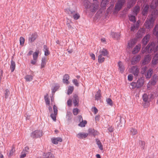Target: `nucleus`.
I'll return each instance as SVG.
<instances>
[{"label": "nucleus", "mask_w": 158, "mask_h": 158, "mask_svg": "<svg viewBox=\"0 0 158 158\" xmlns=\"http://www.w3.org/2000/svg\"><path fill=\"white\" fill-rule=\"evenodd\" d=\"M33 77L31 75H27L25 76V79L27 81H31L33 79Z\"/></svg>", "instance_id": "obj_44"}, {"label": "nucleus", "mask_w": 158, "mask_h": 158, "mask_svg": "<svg viewBox=\"0 0 158 158\" xmlns=\"http://www.w3.org/2000/svg\"><path fill=\"white\" fill-rule=\"evenodd\" d=\"M83 5L86 8H89L90 10L92 12L96 11L99 7V3L97 0H93V3L92 5L89 6V2L87 0H84L83 1Z\"/></svg>", "instance_id": "obj_1"}, {"label": "nucleus", "mask_w": 158, "mask_h": 158, "mask_svg": "<svg viewBox=\"0 0 158 158\" xmlns=\"http://www.w3.org/2000/svg\"><path fill=\"white\" fill-rule=\"evenodd\" d=\"M53 110L54 113H55V114H57V108L55 105H54L53 106Z\"/></svg>", "instance_id": "obj_58"}, {"label": "nucleus", "mask_w": 158, "mask_h": 158, "mask_svg": "<svg viewBox=\"0 0 158 158\" xmlns=\"http://www.w3.org/2000/svg\"><path fill=\"white\" fill-rule=\"evenodd\" d=\"M139 69L137 66H132L130 70V73H132L135 76H137L139 73Z\"/></svg>", "instance_id": "obj_6"}, {"label": "nucleus", "mask_w": 158, "mask_h": 158, "mask_svg": "<svg viewBox=\"0 0 158 158\" xmlns=\"http://www.w3.org/2000/svg\"><path fill=\"white\" fill-rule=\"evenodd\" d=\"M88 135L87 133L80 132L77 134V136L79 139H82L86 138Z\"/></svg>", "instance_id": "obj_15"}, {"label": "nucleus", "mask_w": 158, "mask_h": 158, "mask_svg": "<svg viewBox=\"0 0 158 158\" xmlns=\"http://www.w3.org/2000/svg\"><path fill=\"white\" fill-rule=\"evenodd\" d=\"M148 99V95L146 94H144L143 95V100L145 102H147Z\"/></svg>", "instance_id": "obj_47"}, {"label": "nucleus", "mask_w": 158, "mask_h": 158, "mask_svg": "<svg viewBox=\"0 0 158 158\" xmlns=\"http://www.w3.org/2000/svg\"><path fill=\"white\" fill-rule=\"evenodd\" d=\"M47 61V59L45 57L42 58L41 64V69H43L45 67Z\"/></svg>", "instance_id": "obj_23"}, {"label": "nucleus", "mask_w": 158, "mask_h": 158, "mask_svg": "<svg viewBox=\"0 0 158 158\" xmlns=\"http://www.w3.org/2000/svg\"><path fill=\"white\" fill-rule=\"evenodd\" d=\"M38 36L37 33L32 34L31 37L29 38V41L31 43L33 42L37 38Z\"/></svg>", "instance_id": "obj_17"}, {"label": "nucleus", "mask_w": 158, "mask_h": 158, "mask_svg": "<svg viewBox=\"0 0 158 158\" xmlns=\"http://www.w3.org/2000/svg\"><path fill=\"white\" fill-rule=\"evenodd\" d=\"M39 53V50H37L35 52H34L33 54V59H35L37 60V59L38 58V55Z\"/></svg>", "instance_id": "obj_41"}, {"label": "nucleus", "mask_w": 158, "mask_h": 158, "mask_svg": "<svg viewBox=\"0 0 158 158\" xmlns=\"http://www.w3.org/2000/svg\"><path fill=\"white\" fill-rule=\"evenodd\" d=\"M141 59V56L139 55L134 56L131 61V63L132 64H134L137 62L139 61Z\"/></svg>", "instance_id": "obj_8"}, {"label": "nucleus", "mask_w": 158, "mask_h": 158, "mask_svg": "<svg viewBox=\"0 0 158 158\" xmlns=\"http://www.w3.org/2000/svg\"><path fill=\"white\" fill-rule=\"evenodd\" d=\"M44 55L48 56L50 54V52L48 50V48L46 45H44Z\"/></svg>", "instance_id": "obj_31"}, {"label": "nucleus", "mask_w": 158, "mask_h": 158, "mask_svg": "<svg viewBox=\"0 0 158 158\" xmlns=\"http://www.w3.org/2000/svg\"><path fill=\"white\" fill-rule=\"evenodd\" d=\"M149 9V6L148 5H146L143 8L142 12V14L143 15H146L147 14Z\"/></svg>", "instance_id": "obj_22"}, {"label": "nucleus", "mask_w": 158, "mask_h": 158, "mask_svg": "<svg viewBox=\"0 0 158 158\" xmlns=\"http://www.w3.org/2000/svg\"><path fill=\"white\" fill-rule=\"evenodd\" d=\"M139 144H141V145L143 146L142 148L143 149H144V147L145 144V143L144 142L141 141L139 142Z\"/></svg>", "instance_id": "obj_63"}, {"label": "nucleus", "mask_w": 158, "mask_h": 158, "mask_svg": "<svg viewBox=\"0 0 158 158\" xmlns=\"http://www.w3.org/2000/svg\"><path fill=\"white\" fill-rule=\"evenodd\" d=\"M150 35H146L142 40V43L144 45H146L149 40Z\"/></svg>", "instance_id": "obj_19"}, {"label": "nucleus", "mask_w": 158, "mask_h": 158, "mask_svg": "<svg viewBox=\"0 0 158 158\" xmlns=\"http://www.w3.org/2000/svg\"><path fill=\"white\" fill-rule=\"evenodd\" d=\"M129 131L131 135L132 136L138 134L137 130L132 127L129 129Z\"/></svg>", "instance_id": "obj_20"}, {"label": "nucleus", "mask_w": 158, "mask_h": 158, "mask_svg": "<svg viewBox=\"0 0 158 158\" xmlns=\"http://www.w3.org/2000/svg\"><path fill=\"white\" fill-rule=\"evenodd\" d=\"M87 122L86 120H83L80 122L78 125L81 127H84L85 126V125L87 124Z\"/></svg>", "instance_id": "obj_40"}, {"label": "nucleus", "mask_w": 158, "mask_h": 158, "mask_svg": "<svg viewBox=\"0 0 158 158\" xmlns=\"http://www.w3.org/2000/svg\"><path fill=\"white\" fill-rule=\"evenodd\" d=\"M136 40L135 39L130 40L128 42L127 47L132 48L136 43Z\"/></svg>", "instance_id": "obj_14"}, {"label": "nucleus", "mask_w": 158, "mask_h": 158, "mask_svg": "<svg viewBox=\"0 0 158 158\" xmlns=\"http://www.w3.org/2000/svg\"><path fill=\"white\" fill-rule=\"evenodd\" d=\"M96 141L97 143V144L98 145L99 148L101 150H102L103 149V146L102 144V143L98 139H96Z\"/></svg>", "instance_id": "obj_36"}, {"label": "nucleus", "mask_w": 158, "mask_h": 158, "mask_svg": "<svg viewBox=\"0 0 158 158\" xmlns=\"http://www.w3.org/2000/svg\"><path fill=\"white\" fill-rule=\"evenodd\" d=\"M52 143L54 144H57L58 142H61L62 141V139L61 138H53L51 139Z\"/></svg>", "instance_id": "obj_10"}, {"label": "nucleus", "mask_w": 158, "mask_h": 158, "mask_svg": "<svg viewBox=\"0 0 158 158\" xmlns=\"http://www.w3.org/2000/svg\"><path fill=\"white\" fill-rule=\"evenodd\" d=\"M90 56L91 57V58L94 60L95 59V55L92 53H91L89 54Z\"/></svg>", "instance_id": "obj_60"}, {"label": "nucleus", "mask_w": 158, "mask_h": 158, "mask_svg": "<svg viewBox=\"0 0 158 158\" xmlns=\"http://www.w3.org/2000/svg\"><path fill=\"white\" fill-rule=\"evenodd\" d=\"M43 135V132L40 130H36L32 132L31 136L33 138H37L41 137Z\"/></svg>", "instance_id": "obj_5"}, {"label": "nucleus", "mask_w": 158, "mask_h": 158, "mask_svg": "<svg viewBox=\"0 0 158 158\" xmlns=\"http://www.w3.org/2000/svg\"><path fill=\"white\" fill-rule=\"evenodd\" d=\"M151 56L149 55H147L145 57L143 61L142 64L143 65H145L148 64L151 60Z\"/></svg>", "instance_id": "obj_12"}, {"label": "nucleus", "mask_w": 158, "mask_h": 158, "mask_svg": "<svg viewBox=\"0 0 158 158\" xmlns=\"http://www.w3.org/2000/svg\"><path fill=\"white\" fill-rule=\"evenodd\" d=\"M105 58L101 55H99L98 56V61L99 63H102L104 61Z\"/></svg>", "instance_id": "obj_38"}, {"label": "nucleus", "mask_w": 158, "mask_h": 158, "mask_svg": "<svg viewBox=\"0 0 158 158\" xmlns=\"http://www.w3.org/2000/svg\"><path fill=\"white\" fill-rule=\"evenodd\" d=\"M44 98L46 104H48V105H49L50 104V101L48 99V97L47 96H45L44 97Z\"/></svg>", "instance_id": "obj_54"}, {"label": "nucleus", "mask_w": 158, "mask_h": 158, "mask_svg": "<svg viewBox=\"0 0 158 158\" xmlns=\"http://www.w3.org/2000/svg\"><path fill=\"white\" fill-rule=\"evenodd\" d=\"M19 41L20 45H21L23 46L24 45L25 42V39L23 37H21L20 38Z\"/></svg>", "instance_id": "obj_48"}, {"label": "nucleus", "mask_w": 158, "mask_h": 158, "mask_svg": "<svg viewBox=\"0 0 158 158\" xmlns=\"http://www.w3.org/2000/svg\"><path fill=\"white\" fill-rule=\"evenodd\" d=\"M118 65L119 67L120 72L122 73H123L124 70V69L122 63L121 61H119L118 63Z\"/></svg>", "instance_id": "obj_30"}, {"label": "nucleus", "mask_w": 158, "mask_h": 158, "mask_svg": "<svg viewBox=\"0 0 158 158\" xmlns=\"http://www.w3.org/2000/svg\"><path fill=\"white\" fill-rule=\"evenodd\" d=\"M156 16L154 15L153 12L152 13V15L150 17V18L147 20L144 23V26L146 28L150 29L152 27Z\"/></svg>", "instance_id": "obj_2"}, {"label": "nucleus", "mask_w": 158, "mask_h": 158, "mask_svg": "<svg viewBox=\"0 0 158 158\" xmlns=\"http://www.w3.org/2000/svg\"><path fill=\"white\" fill-rule=\"evenodd\" d=\"M136 83L137 85V88H140L143 85L144 79L141 77L139 79Z\"/></svg>", "instance_id": "obj_9"}, {"label": "nucleus", "mask_w": 158, "mask_h": 158, "mask_svg": "<svg viewBox=\"0 0 158 158\" xmlns=\"http://www.w3.org/2000/svg\"><path fill=\"white\" fill-rule=\"evenodd\" d=\"M100 116L97 115L95 117V119L96 122L98 121L99 120Z\"/></svg>", "instance_id": "obj_64"}, {"label": "nucleus", "mask_w": 158, "mask_h": 158, "mask_svg": "<svg viewBox=\"0 0 158 158\" xmlns=\"http://www.w3.org/2000/svg\"><path fill=\"white\" fill-rule=\"evenodd\" d=\"M74 89V87L73 86H69L68 87L67 91V94L68 95L71 94L73 92Z\"/></svg>", "instance_id": "obj_42"}, {"label": "nucleus", "mask_w": 158, "mask_h": 158, "mask_svg": "<svg viewBox=\"0 0 158 158\" xmlns=\"http://www.w3.org/2000/svg\"><path fill=\"white\" fill-rule=\"evenodd\" d=\"M15 68V64L14 61L12 60L11 61V65L10 66V68L12 72H13Z\"/></svg>", "instance_id": "obj_33"}, {"label": "nucleus", "mask_w": 158, "mask_h": 158, "mask_svg": "<svg viewBox=\"0 0 158 158\" xmlns=\"http://www.w3.org/2000/svg\"><path fill=\"white\" fill-rule=\"evenodd\" d=\"M158 6V0H153L151 4L150 7L153 10L152 12L154 15H157L158 14V11L156 9Z\"/></svg>", "instance_id": "obj_4"}, {"label": "nucleus", "mask_w": 158, "mask_h": 158, "mask_svg": "<svg viewBox=\"0 0 158 158\" xmlns=\"http://www.w3.org/2000/svg\"><path fill=\"white\" fill-rule=\"evenodd\" d=\"M67 105L69 106H70L72 105V100L71 99H69L67 101Z\"/></svg>", "instance_id": "obj_61"}, {"label": "nucleus", "mask_w": 158, "mask_h": 158, "mask_svg": "<svg viewBox=\"0 0 158 158\" xmlns=\"http://www.w3.org/2000/svg\"><path fill=\"white\" fill-rule=\"evenodd\" d=\"M109 0H102L101 3V6L102 7L105 6Z\"/></svg>", "instance_id": "obj_45"}, {"label": "nucleus", "mask_w": 158, "mask_h": 158, "mask_svg": "<svg viewBox=\"0 0 158 158\" xmlns=\"http://www.w3.org/2000/svg\"><path fill=\"white\" fill-rule=\"evenodd\" d=\"M89 133L93 135L94 136L98 135L99 134L98 132L94 129H89Z\"/></svg>", "instance_id": "obj_28"}, {"label": "nucleus", "mask_w": 158, "mask_h": 158, "mask_svg": "<svg viewBox=\"0 0 158 158\" xmlns=\"http://www.w3.org/2000/svg\"><path fill=\"white\" fill-rule=\"evenodd\" d=\"M73 103L75 106H78L79 100L78 96L76 95L73 96Z\"/></svg>", "instance_id": "obj_18"}, {"label": "nucleus", "mask_w": 158, "mask_h": 158, "mask_svg": "<svg viewBox=\"0 0 158 158\" xmlns=\"http://www.w3.org/2000/svg\"><path fill=\"white\" fill-rule=\"evenodd\" d=\"M106 101L108 104L112 106H113V101L110 98H108L106 99Z\"/></svg>", "instance_id": "obj_49"}, {"label": "nucleus", "mask_w": 158, "mask_h": 158, "mask_svg": "<svg viewBox=\"0 0 158 158\" xmlns=\"http://www.w3.org/2000/svg\"><path fill=\"white\" fill-rule=\"evenodd\" d=\"M152 63L153 64H156L158 63V54H156L153 58Z\"/></svg>", "instance_id": "obj_26"}, {"label": "nucleus", "mask_w": 158, "mask_h": 158, "mask_svg": "<svg viewBox=\"0 0 158 158\" xmlns=\"http://www.w3.org/2000/svg\"><path fill=\"white\" fill-rule=\"evenodd\" d=\"M145 30L144 28L140 29L138 32L137 37L141 38L144 35L145 33Z\"/></svg>", "instance_id": "obj_11"}, {"label": "nucleus", "mask_w": 158, "mask_h": 158, "mask_svg": "<svg viewBox=\"0 0 158 158\" xmlns=\"http://www.w3.org/2000/svg\"><path fill=\"white\" fill-rule=\"evenodd\" d=\"M138 27V24L136 25V26L135 25H133V26L131 27V31L132 32H135L137 30Z\"/></svg>", "instance_id": "obj_39"}, {"label": "nucleus", "mask_w": 158, "mask_h": 158, "mask_svg": "<svg viewBox=\"0 0 158 158\" xmlns=\"http://www.w3.org/2000/svg\"><path fill=\"white\" fill-rule=\"evenodd\" d=\"M57 114H55V113L52 114H51V117L52 119L55 121L56 120V115Z\"/></svg>", "instance_id": "obj_51"}, {"label": "nucleus", "mask_w": 158, "mask_h": 158, "mask_svg": "<svg viewBox=\"0 0 158 158\" xmlns=\"http://www.w3.org/2000/svg\"><path fill=\"white\" fill-rule=\"evenodd\" d=\"M99 53H100V55H101L102 56H107L109 54V52L105 48H103L102 50H100Z\"/></svg>", "instance_id": "obj_25"}, {"label": "nucleus", "mask_w": 158, "mask_h": 158, "mask_svg": "<svg viewBox=\"0 0 158 158\" xmlns=\"http://www.w3.org/2000/svg\"><path fill=\"white\" fill-rule=\"evenodd\" d=\"M44 158H54V156L50 152L44 154Z\"/></svg>", "instance_id": "obj_34"}, {"label": "nucleus", "mask_w": 158, "mask_h": 158, "mask_svg": "<svg viewBox=\"0 0 158 158\" xmlns=\"http://www.w3.org/2000/svg\"><path fill=\"white\" fill-rule=\"evenodd\" d=\"M101 91L100 89L97 92V93L95 94V99L98 100L101 99Z\"/></svg>", "instance_id": "obj_35"}, {"label": "nucleus", "mask_w": 158, "mask_h": 158, "mask_svg": "<svg viewBox=\"0 0 158 158\" xmlns=\"http://www.w3.org/2000/svg\"><path fill=\"white\" fill-rule=\"evenodd\" d=\"M153 34L158 39V24L156 25L155 27L153 30Z\"/></svg>", "instance_id": "obj_27"}, {"label": "nucleus", "mask_w": 158, "mask_h": 158, "mask_svg": "<svg viewBox=\"0 0 158 158\" xmlns=\"http://www.w3.org/2000/svg\"><path fill=\"white\" fill-rule=\"evenodd\" d=\"M125 2V0H118L115 4L114 13H117L122 7Z\"/></svg>", "instance_id": "obj_3"}, {"label": "nucleus", "mask_w": 158, "mask_h": 158, "mask_svg": "<svg viewBox=\"0 0 158 158\" xmlns=\"http://www.w3.org/2000/svg\"><path fill=\"white\" fill-rule=\"evenodd\" d=\"M69 79V76L68 74H65L63 78V82L67 84H68L69 82L68 81Z\"/></svg>", "instance_id": "obj_24"}, {"label": "nucleus", "mask_w": 158, "mask_h": 158, "mask_svg": "<svg viewBox=\"0 0 158 158\" xmlns=\"http://www.w3.org/2000/svg\"><path fill=\"white\" fill-rule=\"evenodd\" d=\"M129 20L133 23H135L136 21L135 16L131 15L129 16Z\"/></svg>", "instance_id": "obj_46"}, {"label": "nucleus", "mask_w": 158, "mask_h": 158, "mask_svg": "<svg viewBox=\"0 0 158 158\" xmlns=\"http://www.w3.org/2000/svg\"><path fill=\"white\" fill-rule=\"evenodd\" d=\"M73 84L76 86H78L79 85V84L77 80L76 79H73Z\"/></svg>", "instance_id": "obj_56"}, {"label": "nucleus", "mask_w": 158, "mask_h": 158, "mask_svg": "<svg viewBox=\"0 0 158 158\" xmlns=\"http://www.w3.org/2000/svg\"><path fill=\"white\" fill-rule=\"evenodd\" d=\"M15 152V148L13 146L11 148V149L10 151V152L8 155V156L10 157L12 156L14 152Z\"/></svg>", "instance_id": "obj_43"}, {"label": "nucleus", "mask_w": 158, "mask_h": 158, "mask_svg": "<svg viewBox=\"0 0 158 158\" xmlns=\"http://www.w3.org/2000/svg\"><path fill=\"white\" fill-rule=\"evenodd\" d=\"M111 35L113 38H115L117 39H118L120 36V34L119 33H116L112 32L111 33Z\"/></svg>", "instance_id": "obj_37"}, {"label": "nucleus", "mask_w": 158, "mask_h": 158, "mask_svg": "<svg viewBox=\"0 0 158 158\" xmlns=\"http://www.w3.org/2000/svg\"><path fill=\"white\" fill-rule=\"evenodd\" d=\"M37 62V60L33 59V60H31V63L33 65H35L36 64Z\"/></svg>", "instance_id": "obj_62"}, {"label": "nucleus", "mask_w": 158, "mask_h": 158, "mask_svg": "<svg viewBox=\"0 0 158 158\" xmlns=\"http://www.w3.org/2000/svg\"><path fill=\"white\" fill-rule=\"evenodd\" d=\"M80 17V16L79 15V14L78 13H76L73 15V18L75 20H77Z\"/></svg>", "instance_id": "obj_52"}, {"label": "nucleus", "mask_w": 158, "mask_h": 158, "mask_svg": "<svg viewBox=\"0 0 158 158\" xmlns=\"http://www.w3.org/2000/svg\"><path fill=\"white\" fill-rule=\"evenodd\" d=\"M140 8L139 6H135L133 9V14L136 15L138 13L139 11Z\"/></svg>", "instance_id": "obj_32"}, {"label": "nucleus", "mask_w": 158, "mask_h": 158, "mask_svg": "<svg viewBox=\"0 0 158 158\" xmlns=\"http://www.w3.org/2000/svg\"><path fill=\"white\" fill-rule=\"evenodd\" d=\"M130 85L132 86V89H135V88H137V85L136 82H132L131 83Z\"/></svg>", "instance_id": "obj_55"}, {"label": "nucleus", "mask_w": 158, "mask_h": 158, "mask_svg": "<svg viewBox=\"0 0 158 158\" xmlns=\"http://www.w3.org/2000/svg\"><path fill=\"white\" fill-rule=\"evenodd\" d=\"M136 0H128L127 5V8L129 9L135 3Z\"/></svg>", "instance_id": "obj_16"}, {"label": "nucleus", "mask_w": 158, "mask_h": 158, "mask_svg": "<svg viewBox=\"0 0 158 158\" xmlns=\"http://www.w3.org/2000/svg\"><path fill=\"white\" fill-rule=\"evenodd\" d=\"M157 76L156 75L153 76L150 82L151 84L152 85H155L157 81Z\"/></svg>", "instance_id": "obj_21"}, {"label": "nucleus", "mask_w": 158, "mask_h": 158, "mask_svg": "<svg viewBox=\"0 0 158 158\" xmlns=\"http://www.w3.org/2000/svg\"><path fill=\"white\" fill-rule=\"evenodd\" d=\"M147 69V67L146 66H144V67H143L142 68V74L144 73L146 71Z\"/></svg>", "instance_id": "obj_59"}, {"label": "nucleus", "mask_w": 158, "mask_h": 158, "mask_svg": "<svg viewBox=\"0 0 158 158\" xmlns=\"http://www.w3.org/2000/svg\"><path fill=\"white\" fill-rule=\"evenodd\" d=\"M133 79V76L131 74H129L128 76V79L130 81H132Z\"/></svg>", "instance_id": "obj_57"}, {"label": "nucleus", "mask_w": 158, "mask_h": 158, "mask_svg": "<svg viewBox=\"0 0 158 158\" xmlns=\"http://www.w3.org/2000/svg\"><path fill=\"white\" fill-rule=\"evenodd\" d=\"M155 46V45L154 43H149L147 47V52L148 53L152 52H154Z\"/></svg>", "instance_id": "obj_7"}, {"label": "nucleus", "mask_w": 158, "mask_h": 158, "mask_svg": "<svg viewBox=\"0 0 158 158\" xmlns=\"http://www.w3.org/2000/svg\"><path fill=\"white\" fill-rule=\"evenodd\" d=\"M141 48V45L140 44H138L136 45L133 49L132 51V53L133 54H135L137 53Z\"/></svg>", "instance_id": "obj_13"}, {"label": "nucleus", "mask_w": 158, "mask_h": 158, "mask_svg": "<svg viewBox=\"0 0 158 158\" xmlns=\"http://www.w3.org/2000/svg\"><path fill=\"white\" fill-rule=\"evenodd\" d=\"M10 94V92L8 89H6V90L5 93V98H7Z\"/></svg>", "instance_id": "obj_53"}, {"label": "nucleus", "mask_w": 158, "mask_h": 158, "mask_svg": "<svg viewBox=\"0 0 158 158\" xmlns=\"http://www.w3.org/2000/svg\"><path fill=\"white\" fill-rule=\"evenodd\" d=\"M153 72L152 70L151 69H149L147 73L145 74L146 78H150Z\"/></svg>", "instance_id": "obj_29"}, {"label": "nucleus", "mask_w": 158, "mask_h": 158, "mask_svg": "<svg viewBox=\"0 0 158 158\" xmlns=\"http://www.w3.org/2000/svg\"><path fill=\"white\" fill-rule=\"evenodd\" d=\"M79 112V110L77 108H75L73 110V112L75 115H77Z\"/></svg>", "instance_id": "obj_50"}]
</instances>
